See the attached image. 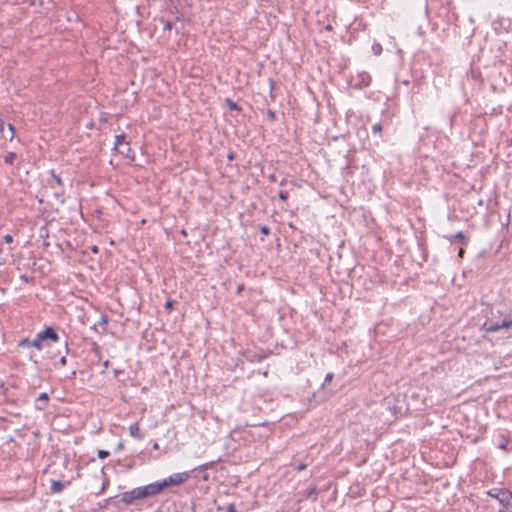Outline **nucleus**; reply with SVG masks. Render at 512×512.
Returning a JSON list of instances; mask_svg holds the SVG:
<instances>
[{
    "label": "nucleus",
    "mask_w": 512,
    "mask_h": 512,
    "mask_svg": "<svg viewBox=\"0 0 512 512\" xmlns=\"http://www.w3.org/2000/svg\"><path fill=\"white\" fill-rule=\"evenodd\" d=\"M156 492L154 490V487L152 483L146 485L134 488L130 491L124 492L121 494V501L125 505H132L136 500L145 499L148 497L155 496Z\"/></svg>",
    "instance_id": "1"
},
{
    "label": "nucleus",
    "mask_w": 512,
    "mask_h": 512,
    "mask_svg": "<svg viewBox=\"0 0 512 512\" xmlns=\"http://www.w3.org/2000/svg\"><path fill=\"white\" fill-rule=\"evenodd\" d=\"M190 477L189 472H180L175 473L171 476H169L166 479H163L160 482L152 483L154 490L156 492V495L160 494L165 488L170 486H178L184 482H186Z\"/></svg>",
    "instance_id": "2"
},
{
    "label": "nucleus",
    "mask_w": 512,
    "mask_h": 512,
    "mask_svg": "<svg viewBox=\"0 0 512 512\" xmlns=\"http://www.w3.org/2000/svg\"><path fill=\"white\" fill-rule=\"evenodd\" d=\"M114 149L121 155L133 160L134 152L132 151L129 142L126 141V135L124 133L119 134L115 137Z\"/></svg>",
    "instance_id": "3"
},
{
    "label": "nucleus",
    "mask_w": 512,
    "mask_h": 512,
    "mask_svg": "<svg viewBox=\"0 0 512 512\" xmlns=\"http://www.w3.org/2000/svg\"><path fill=\"white\" fill-rule=\"evenodd\" d=\"M488 494L491 497L496 498L504 508L508 509L512 498V493L509 490L493 488L488 491Z\"/></svg>",
    "instance_id": "4"
},
{
    "label": "nucleus",
    "mask_w": 512,
    "mask_h": 512,
    "mask_svg": "<svg viewBox=\"0 0 512 512\" xmlns=\"http://www.w3.org/2000/svg\"><path fill=\"white\" fill-rule=\"evenodd\" d=\"M18 347H20V348L34 347L35 349L40 351L43 348V343L41 341L39 334L37 333L34 339L25 338V339L21 340L18 344Z\"/></svg>",
    "instance_id": "5"
},
{
    "label": "nucleus",
    "mask_w": 512,
    "mask_h": 512,
    "mask_svg": "<svg viewBox=\"0 0 512 512\" xmlns=\"http://www.w3.org/2000/svg\"><path fill=\"white\" fill-rule=\"evenodd\" d=\"M42 343L45 340H51L52 342H58L59 336L52 327H46L44 331L38 333Z\"/></svg>",
    "instance_id": "6"
},
{
    "label": "nucleus",
    "mask_w": 512,
    "mask_h": 512,
    "mask_svg": "<svg viewBox=\"0 0 512 512\" xmlns=\"http://www.w3.org/2000/svg\"><path fill=\"white\" fill-rule=\"evenodd\" d=\"M512 321L511 320H503L501 322V324L497 323V322H490V323H485V327H486V330L487 331H490V332H494V331H497L499 330L500 328H508L510 325H511Z\"/></svg>",
    "instance_id": "7"
},
{
    "label": "nucleus",
    "mask_w": 512,
    "mask_h": 512,
    "mask_svg": "<svg viewBox=\"0 0 512 512\" xmlns=\"http://www.w3.org/2000/svg\"><path fill=\"white\" fill-rule=\"evenodd\" d=\"M48 400V394L45 392L41 393L36 399L35 407L38 410H44L48 404Z\"/></svg>",
    "instance_id": "8"
},
{
    "label": "nucleus",
    "mask_w": 512,
    "mask_h": 512,
    "mask_svg": "<svg viewBox=\"0 0 512 512\" xmlns=\"http://www.w3.org/2000/svg\"><path fill=\"white\" fill-rule=\"evenodd\" d=\"M129 432H130V435L136 439L143 438V434L141 433L139 424L137 422L130 425Z\"/></svg>",
    "instance_id": "9"
},
{
    "label": "nucleus",
    "mask_w": 512,
    "mask_h": 512,
    "mask_svg": "<svg viewBox=\"0 0 512 512\" xmlns=\"http://www.w3.org/2000/svg\"><path fill=\"white\" fill-rule=\"evenodd\" d=\"M447 240H449L451 243H453L456 240L461 241L463 244H467V239L463 232L459 231L454 235L451 236H445Z\"/></svg>",
    "instance_id": "10"
},
{
    "label": "nucleus",
    "mask_w": 512,
    "mask_h": 512,
    "mask_svg": "<svg viewBox=\"0 0 512 512\" xmlns=\"http://www.w3.org/2000/svg\"><path fill=\"white\" fill-rule=\"evenodd\" d=\"M63 488H64V485L61 481H58V480L52 481L51 491L53 493H60V492H62Z\"/></svg>",
    "instance_id": "11"
},
{
    "label": "nucleus",
    "mask_w": 512,
    "mask_h": 512,
    "mask_svg": "<svg viewBox=\"0 0 512 512\" xmlns=\"http://www.w3.org/2000/svg\"><path fill=\"white\" fill-rule=\"evenodd\" d=\"M211 512H236V509L234 504H229L226 507L217 506L215 510Z\"/></svg>",
    "instance_id": "12"
},
{
    "label": "nucleus",
    "mask_w": 512,
    "mask_h": 512,
    "mask_svg": "<svg viewBox=\"0 0 512 512\" xmlns=\"http://www.w3.org/2000/svg\"><path fill=\"white\" fill-rule=\"evenodd\" d=\"M16 158V154L14 152H9L4 158L6 164L13 165L14 160Z\"/></svg>",
    "instance_id": "13"
},
{
    "label": "nucleus",
    "mask_w": 512,
    "mask_h": 512,
    "mask_svg": "<svg viewBox=\"0 0 512 512\" xmlns=\"http://www.w3.org/2000/svg\"><path fill=\"white\" fill-rule=\"evenodd\" d=\"M382 50H383V49H382V46H381V44H380V43H374V44L372 45V51H373V53H374L375 55H377V56H378V55H380V54L382 53Z\"/></svg>",
    "instance_id": "14"
},
{
    "label": "nucleus",
    "mask_w": 512,
    "mask_h": 512,
    "mask_svg": "<svg viewBox=\"0 0 512 512\" xmlns=\"http://www.w3.org/2000/svg\"><path fill=\"white\" fill-rule=\"evenodd\" d=\"M370 82H371V77H370V75H368L367 73H364V74L362 75V84H363L364 86H368V85L370 84Z\"/></svg>",
    "instance_id": "15"
},
{
    "label": "nucleus",
    "mask_w": 512,
    "mask_h": 512,
    "mask_svg": "<svg viewBox=\"0 0 512 512\" xmlns=\"http://www.w3.org/2000/svg\"><path fill=\"white\" fill-rule=\"evenodd\" d=\"M8 134H9V140L12 141L15 135V129L12 124H8Z\"/></svg>",
    "instance_id": "16"
},
{
    "label": "nucleus",
    "mask_w": 512,
    "mask_h": 512,
    "mask_svg": "<svg viewBox=\"0 0 512 512\" xmlns=\"http://www.w3.org/2000/svg\"><path fill=\"white\" fill-rule=\"evenodd\" d=\"M108 456H109V452H108V451H106V450H99V451H98V457H99L100 459H105V458H107Z\"/></svg>",
    "instance_id": "17"
},
{
    "label": "nucleus",
    "mask_w": 512,
    "mask_h": 512,
    "mask_svg": "<svg viewBox=\"0 0 512 512\" xmlns=\"http://www.w3.org/2000/svg\"><path fill=\"white\" fill-rule=\"evenodd\" d=\"M278 195H279V198L282 201H286L288 199V192L287 191L281 190Z\"/></svg>",
    "instance_id": "18"
},
{
    "label": "nucleus",
    "mask_w": 512,
    "mask_h": 512,
    "mask_svg": "<svg viewBox=\"0 0 512 512\" xmlns=\"http://www.w3.org/2000/svg\"><path fill=\"white\" fill-rule=\"evenodd\" d=\"M372 130L375 133H380L382 131V125L380 123H377L373 125Z\"/></svg>",
    "instance_id": "19"
},
{
    "label": "nucleus",
    "mask_w": 512,
    "mask_h": 512,
    "mask_svg": "<svg viewBox=\"0 0 512 512\" xmlns=\"http://www.w3.org/2000/svg\"><path fill=\"white\" fill-rule=\"evenodd\" d=\"M172 28H173V22L172 21H166L164 23V29L165 30H172Z\"/></svg>",
    "instance_id": "20"
},
{
    "label": "nucleus",
    "mask_w": 512,
    "mask_h": 512,
    "mask_svg": "<svg viewBox=\"0 0 512 512\" xmlns=\"http://www.w3.org/2000/svg\"><path fill=\"white\" fill-rule=\"evenodd\" d=\"M260 232L263 234V235H268L270 233V229L267 227V226H262L260 228Z\"/></svg>",
    "instance_id": "21"
},
{
    "label": "nucleus",
    "mask_w": 512,
    "mask_h": 512,
    "mask_svg": "<svg viewBox=\"0 0 512 512\" xmlns=\"http://www.w3.org/2000/svg\"><path fill=\"white\" fill-rule=\"evenodd\" d=\"M306 467H307V464H305V463H300V464H298V465L295 467V469H296L297 471H302V470H305V469H306Z\"/></svg>",
    "instance_id": "22"
},
{
    "label": "nucleus",
    "mask_w": 512,
    "mask_h": 512,
    "mask_svg": "<svg viewBox=\"0 0 512 512\" xmlns=\"http://www.w3.org/2000/svg\"><path fill=\"white\" fill-rule=\"evenodd\" d=\"M3 240L5 241V243H12L13 242V237L9 234L5 235Z\"/></svg>",
    "instance_id": "23"
},
{
    "label": "nucleus",
    "mask_w": 512,
    "mask_h": 512,
    "mask_svg": "<svg viewBox=\"0 0 512 512\" xmlns=\"http://www.w3.org/2000/svg\"><path fill=\"white\" fill-rule=\"evenodd\" d=\"M37 2L39 6L43 5V0H30L31 5H36Z\"/></svg>",
    "instance_id": "24"
},
{
    "label": "nucleus",
    "mask_w": 512,
    "mask_h": 512,
    "mask_svg": "<svg viewBox=\"0 0 512 512\" xmlns=\"http://www.w3.org/2000/svg\"><path fill=\"white\" fill-rule=\"evenodd\" d=\"M172 306H173V302L170 300L165 303V308L167 310H170L172 308Z\"/></svg>",
    "instance_id": "25"
},
{
    "label": "nucleus",
    "mask_w": 512,
    "mask_h": 512,
    "mask_svg": "<svg viewBox=\"0 0 512 512\" xmlns=\"http://www.w3.org/2000/svg\"><path fill=\"white\" fill-rule=\"evenodd\" d=\"M508 443H509V441H508V440H505L504 442H501V443L499 444V448H501V449H505V448H506V446L508 445Z\"/></svg>",
    "instance_id": "26"
},
{
    "label": "nucleus",
    "mask_w": 512,
    "mask_h": 512,
    "mask_svg": "<svg viewBox=\"0 0 512 512\" xmlns=\"http://www.w3.org/2000/svg\"><path fill=\"white\" fill-rule=\"evenodd\" d=\"M333 378V374L332 373H328L325 377V382H328V381H331Z\"/></svg>",
    "instance_id": "27"
},
{
    "label": "nucleus",
    "mask_w": 512,
    "mask_h": 512,
    "mask_svg": "<svg viewBox=\"0 0 512 512\" xmlns=\"http://www.w3.org/2000/svg\"><path fill=\"white\" fill-rule=\"evenodd\" d=\"M4 125H5V123H4L3 119L0 118V132H2V133L4 132Z\"/></svg>",
    "instance_id": "28"
},
{
    "label": "nucleus",
    "mask_w": 512,
    "mask_h": 512,
    "mask_svg": "<svg viewBox=\"0 0 512 512\" xmlns=\"http://www.w3.org/2000/svg\"><path fill=\"white\" fill-rule=\"evenodd\" d=\"M53 179L57 182V184L61 185V179L60 177L53 175Z\"/></svg>",
    "instance_id": "29"
},
{
    "label": "nucleus",
    "mask_w": 512,
    "mask_h": 512,
    "mask_svg": "<svg viewBox=\"0 0 512 512\" xmlns=\"http://www.w3.org/2000/svg\"><path fill=\"white\" fill-rule=\"evenodd\" d=\"M66 362H67L66 357L65 356L61 357V359H60L61 365H63V366L66 365Z\"/></svg>",
    "instance_id": "30"
},
{
    "label": "nucleus",
    "mask_w": 512,
    "mask_h": 512,
    "mask_svg": "<svg viewBox=\"0 0 512 512\" xmlns=\"http://www.w3.org/2000/svg\"><path fill=\"white\" fill-rule=\"evenodd\" d=\"M464 253H465L464 249H463V248H460V250H459V252H458V256H459L460 258H462V257H463V255H464Z\"/></svg>",
    "instance_id": "31"
},
{
    "label": "nucleus",
    "mask_w": 512,
    "mask_h": 512,
    "mask_svg": "<svg viewBox=\"0 0 512 512\" xmlns=\"http://www.w3.org/2000/svg\"><path fill=\"white\" fill-rule=\"evenodd\" d=\"M268 116L270 119H274L275 118V113L273 111H269L268 112Z\"/></svg>",
    "instance_id": "32"
},
{
    "label": "nucleus",
    "mask_w": 512,
    "mask_h": 512,
    "mask_svg": "<svg viewBox=\"0 0 512 512\" xmlns=\"http://www.w3.org/2000/svg\"><path fill=\"white\" fill-rule=\"evenodd\" d=\"M230 107H231L232 109H238L237 104H235V103H231V104H230Z\"/></svg>",
    "instance_id": "33"
},
{
    "label": "nucleus",
    "mask_w": 512,
    "mask_h": 512,
    "mask_svg": "<svg viewBox=\"0 0 512 512\" xmlns=\"http://www.w3.org/2000/svg\"><path fill=\"white\" fill-rule=\"evenodd\" d=\"M101 322H102V323H104V324H106V323H107V319H106L105 317H102V318H101Z\"/></svg>",
    "instance_id": "34"
},
{
    "label": "nucleus",
    "mask_w": 512,
    "mask_h": 512,
    "mask_svg": "<svg viewBox=\"0 0 512 512\" xmlns=\"http://www.w3.org/2000/svg\"><path fill=\"white\" fill-rule=\"evenodd\" d=\"M30 360H32L34 363H37V361L33 358L32 355H30Z\"/></svg>",
    "instance_id": "35"
},
{
    "label": "nucleus",
    "mask_w": 512,
    "mask_h": 512,
    "mask_svg": "<svg viewBox=\"0 0 512 512\" xmlns=\"http://www.w3.org/2000/svg\"><path fill=\"white\" fill-rule=\"evenodd\" d=\"M93 252H94V253H97V252H98V248H97V247H94V248H93Z\"/></svg>",
    "instance_id": "36"
},
{
    "label": "nucleus",
    "mask_w": 512,
    "mask_h": 512,
    "mask_svg": "<svg viewBox=\"0 0 512 512\" xmlns=\"http://www.w3.org/2000/svg\"><path fill=\"white\" fill-rule=\"evenodd\" d=\"M153 447H154L155 449H158V448H159V446H158V444H157V443H155Z\"/></svg>",
    "instance_id": "37"
},
{
    "label": "nucleus",
    "mask_w": 512,
    "mask_h": 512,
    "mask_svg": "<svg viewBox=\"0 0 512 512\" xmlns=\"http://www.w3.org/2000/svg\"><path fill=\"white\" fill-rule=\"evenodd\" d=\"M326 28H327V30H331L332 29L331 25H328Z\"/></svg>",
    "instance_id": "38"
},
{
    "label": "nucleus",
    "mask_w": 512,
    "mask_h": 512,
    "mask_svg": "<svg viewBox=\"0 0 512 512\" xmlns=\"http://www.w3.org/2000/svg\"><path fill=\"white\" fill-rule=\"evenodd\" d=\"M280 185H285V180L281 181Z\"/></svg>",
    "instance_id": "39"
}]
</instances>
